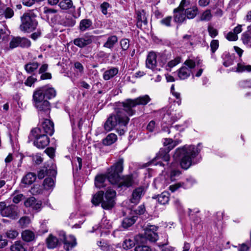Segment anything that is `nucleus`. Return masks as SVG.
Instances as JSON below:
<instances>
[{
    "label": "nucleus",
    "instance_id": "nucleus-17",
    "mask_svg": "<svg viewBox=\"0 0 251 251\" xmlns=\"http://www.w3.org/2000/svg\"><path fill=\"white\" fill-rule=\"evenodd\" d=\"M92 36H86L84 37L75 39L74 44L79 48H83L92 42Z\"/></svg>",
    "mask_w": 251,
    "mask_h": 251
},
{
    "label": "nucleus",
    "instance_id": "nucleus-44",
    "mask_svg": "<svg viewBox=\"0 0 251 251\" xmlns=\"http://www.w3.org/2000/svg\"><path fill=\"white\" fill-rule=\"evenodd\" d=\"M134 245V240L130 238L126 239L123 242V248L125 250H128L133 247Z\"/></svg>",
    "mask_w": 251,
    "mask_h": 251
},
{
    "label": "nucleus",
    "instance_id": "nucleus-35",
    "mask_svg": "<svg viewBox=\"0 0 251 251\" xmlns=\"http://www.w3.org/2000/svg\"><path fill=\"white\" fill-rule=\"evenodd\" d=\"M103 195V191H99L95 194L92 199V202L95 205H99L100 203H102V196Z\"/></svg>",
    "mask_w": 251,
    "mask_h": 251
},
{
    "label": "nucleus",
    "instance_id": "nucleus-36",
    "mask_svg": "<svg viewBox=\"0 0 251 251\" xmlns=\"http://www.w3.org/2000/svg\"><path fill=\"white\" fill-rule=\"evenodd\" d=\"M12 201L17 204L25 199L24 195L18 191H15L11 196Z\"/></svg>",
    "mask_w": 251,
    "mask_h": 251
},
{
    "label": "nucleus",
    "instance_id": "nucleus-12",
    "mask_svg": "<svg viewBox=\"0 0 251 251\" xmlns=\"http://www.w3.org/2000/svg\"><path fill=\"white\" fill-rule=\"evenodd\" d=\"M157 227L153 225L148 226L145 229L144 236L150 242H154L157 241L158 236L156 233Z\"/></svg>",
    "mask_w": 251,
    "mask_h": 251
},
{
    "label": "nucleus",
    "instance_id": "nucleus-31",
    "mask_svg": "<svg viewBox=\"0 0 251 251\" xmlns=\"http://www.w3.org/2000/svg\"><path fill=\"white\" fill-rule=\"evenodd\" d=\"M117 42L118 38L116 36H111L107 38L106 42L103 45V47L108 49H112Z\"/></svg>",
    "mask_w": 251,
    "mask_h": 251
},
{
    "label": "nucleus",
    "instance_id": "nucleus-45",
    "mask_svg": "<svg viewBox=\"0 0 251 251\" xmlns=\"http://www.w3.org/2000/svg\"><path fill=\"white\" fill-rule=\"evenodd\" d=\"M234 57L233 56H230L227 54L225 55L224 61L223 62V65L226 67H229L234 63Z\"/></svg>",
    "mask_w": 251,
    "mask_h": 251
},
{
    "label": "nucleus",
    "instance_id": "nucleus-46",
    "mask_svg": "<svg viewBox=\"0 0 251 251\" xmlns=\"http://www.w3.org/2000/svg\"><path fill=\"white\" fill-rule=\"evenodd\" d=\"M31 223V219L29 217L24 216L20 218L19 223L22 227H26Z\"/></svg>",
    "mask_w": 251,
    "mask_h": 251
},
{
    "label": "nucleus",
    "instance_id": "nucleus-1",
    "mask_svg": "<svg viewBox=\"0 0 251 251\" xmlns=\"http://www.w3.org/2000/svg\"><path fill=\"white\" fill-rule=\"evenodd\" d=\"M151 100L148 95H144L139 97L135 99H127L122 103L121 106L123 109L121 110L117 109L116 114L110 116L104 124V129L106 131H110L117 126L120 128L123 127L120 129L119 134H124L126 130V126L128 121V117L125 114L126 112L128 115H133L135 111L133 107L138 105H146Z\"/></svg>",
    "mask_w": 251,
    "mask_h": 251
},
{
    "label": "nucleus",
    "instance_id": "nucleus-9",
    "mask_svg": "<svg viewBox=\"0 0 251 251\" xmlns=\"http://www.w3.org/2000/svg\"><path fill=\"white\" fill-rule=\"evenodd\" d=\"M38 94L44 100L51 99L56 96V91L54 88L47 86L41 87L34 91L33 95Z\"/></svg>",
    "mask_w": 251,
    "mask_h": 251
},
{
    "label": "nucleus",
    "instance_id": "nucleus-18",
    "mask_svg": "<svg viewBox=\"0 0 251 251\" xmlns=\"http://www.w3.org/2000/svg\"><path fill=\"white\" fill-rule=\"evenodd\" d=\"M25 207H30L33 209L38 210L41 209L42 203L40 201H36L34 197H30L26 199L24 202Z\"/></svg>",
    "mask_w": 251,
    "mask_h": 251
},
{
    "label": "nucleus",
    "instance_id": "nucleus-43",
    "mask_svg": "<svg viewBox=\"0 0 251 251\" xmlns=\"http://www.w3.org/2000/svg\"><path fill=\"white\" fill-rule=\"evenodd\" d=\"M39 66V64L37 62L29 63L26 64L25 69L27 73H31L36 70Z\"/></svg>",
    "mask_w": 251,
    "mask_h": 251
},
{
    "label": "nucleus",
    "instance_id": "nucleus-63",
    "mask_svg": "<svg viewBox=\"0 0 251 251\" xmlns=\"http://www.w3.org/2000/svg\"><path fill=\"white\" fill-rule=\"evenodd\" d=\"M54 151V149L52 148H49L45 151V152L51 158L53 157Z\"/></svg>",
    "mask_w": 251,
    "mask_h": 251
},
{
    "label": "nucleus",
    "instance_id": "nucleus-22",
    "mask_svg": "<svg viewBox=\"0 0 251 251\" xmlns=\"http://www.w3.org/2000/svg\"><path fill=\"white\" fill-rule=\"evenodd\" d=\"M64 247L66 250L69 251L76 245L75 238L73 235H70L64 239Z\"/></svg>",
    "mask_w": 251,
    "mask_h": 251
},
{
    "label": "nucleus",
    "instance_id": "nucleus-4",
    "mask_svg": "<svg viewBox=\"0 0 251 251\" xmlns=\"http://www.w3.org/2000/svg\"><path fill=\"white\" fill-rule=\"evenodd\" d=\"M41 98L38 94L33 95L34 106L38 110L40 117H48L50 111V103L47 100Z\"/></svg>",
    "mask_w": 251,
    "mask_h": 251
},
{
    "label": "nucleus",
    "instance_id": "nucleus-28",
    "mask_svg": "<svg viewBox=\"0 0 251 251\" xmlns=\"http://www.w3.org/2000/svg\"><path fill=\"white\" fill-rule=\"evenodd\" d=\"M36 178V175L34 173H29L23 178L22 182L25 185H30L35 181Z\"/></svg>",
    "mask_w": 251,
    "mask_h": 251
},
{
    "label": "nucleus",
    "instance_id": "nucleus-52",
    "mask_svg": "<svg viewBox=\"0 0 251 251\" xmlns=\"http://www.w3.org/2000/svg\"><path fill=\"white\" fill-rule=\"evenodd\" d=\"M134 250L135 251H152L151 248L147 245L137 246Z\"/></svg>",
    "mask_w": 251,
    "mask_h": 251
},
{
    "label": "nucleus",
    "instance_id": "nucleus-41",
    "mask_svg": "<svg viewBox=\"0 0 251 251\" xmlns=\"http://www.w3.org/2000/svg\"><path fill=\"white\" fill-rule=\"evenodd\" d=\"M59 6L63 10H67L73 7V3L72 0H62Z\"/></svg>",
    "mask_w": 251,
    "mask_h": 251
},
{
    "label": "nucleus",
    "instance_id": "nucleus-55",
    "mask_svg": "<svg viewBox=\"0 0 251 251\" xmlns=\"http://www.w3.org/2000/svg\"><path fill=\"white\" fill-rule=\"evenodd\" d=\"M239 85L243 88H251V79L242 80L239 82Z\"/></svg>",
    "mask_w": 251,
    "mask_h": 251
},
{
    "label": "nucleus",
    "instance_id": "nucleus-53",
    "mask_svg": "<svg viewBox=\"0 0 251 251\" xmlns=\"http://www.w3.org/2000/svg\"><path fill=\"white\" fill-rule=\"evenodd\" d=\"M120 44L122 49L124 50H127L129 48V41L127 39H122L120 42Z\"/></svg>",
    "mask_w": 251,
    "mask_h": 251
},
{
    "label": "nucleus",
    "instance_id": "nucleus-42",
    "mask_svg": "<svg viewBox=\"0 0 251 251\" xmlns=\"http://www.w3.org/2000/svg\"><path fill=\"white\" fill-rule=\"evenodd\" d=\"M181 62V58L179 57H177L174 59L170 61L166 66V69L168 71H171V69L176 66Z\"/></svg>",
    "mask_w": 251,
    "mask_h": 251
},
{
    "label": "nucleus",
    "instance_id": "nucleus-24",
    "mask_svg": "<svg viewBox=\"0 0 251 251\" xmlns=\"http://www.w3.org/2000/svg\"><path fill=\"white\" fill-rule=\"evenodd\" d=\"M10 251H27L25 244L21 241L14 242L10 247Z\"/></svg>",
    "mask_w": 251,
    "mask_h": 251
},
{
    "label": "nucleus",
    "instance_id": "nucleus-10",
    "mask_svg": "<svg viewBox=\"0 0 251 251\" xmlns=\"http://www.w3.org/2000/svg\"><path fill=\"white\" fill-rule=\"evenodd\" d=\"M19 214V210L18 206L13 204L6 206L4 202V207L2 208L1 213L2 216L16 219L18 217Z\"/></svg>",
    "mask_w": 251,
    "mask_h": 251
},
{
    "label": "nucleus",
    "instance_id": "nucleus-54",
    "mask_svg": "<svg viewBox=\"0 0 251 251\" xmlns=\"http://www.w3.org/2000/svg\"><path fill=\"white\" fill-rule=\"evenodd\" d=\"M211 51L214 53L219 47V41L217 40H212L210 43Z\"/></svg>",
    "mask_w": 251,
    "mask_h": 251
},
{
    "label": "nucleus",
    "instance_id": "nucleus-11",
    "mask_svg": "<svg viewBox=\"0 0 251 251\" xmlns=\"http://www.w3.org/2000/svg\"><path fill=\"white\" fill-rule=\"evenodd\" d=\"M146 65L147 68L151 69L154 73L157 74L160 69L156 65V55L154 52H150L146 59Z\"/></svg>",
    "mask_w": 251,
    "mask_h": 251
},
{
    "label": "nucleus",
    "instance_id": "nucleus-59",
    "mask_svg": "<svg viewBox=\"0 0 251 251\" xmlns=\"http://www.w3.org/2000/svg\"><path fill=\"white\" fill-rule=\"evenodd\" d=\"M74 162L77 168V170H80L82 167V159L80 157H76L74 160Z\"/></svg>",
    "mask_w": 251,
    "mask_h": 251
},
{
    "label": "nucleus",
    "instance_id": "nucleus-13",
    "mask_svg": "<svg viewBox=\"0 0 251 251\" xmlns=\"http://www.w3.org/2000/svg\"><path fill=\"white\" fill-rule=\"evenodd\" d=\"M187 5L186 0H182L179 7L175 9L174 11L175 13V21L177 23H182L186 18L185 14L183 13V10L185 6Z\"/></svg>",
    "mask_w": 251,
    "mask_h": 251
},
{
    "label": "nucleus",
    "instance_id": "nucleus-57",
    "mask_svg": "<svg viewBox=\"0 0 251 251\" xmlns=\"http://www.w3.org/2000/svg\"><path fill=\"white\" fill-rule=\"evenodd\" d=\"M226 38L229 41H236L238 39V36L235 33L230 32L227 34Z\"/></svg>",
    "mask_w": 251,
    "mask_h": 251
},
{
    "label": "nucleus",
    "instance_id": "nucleus-32",
    "mask_svg": "<svg viewBox=\"0 0 251 251\" xmlns=\"http://www.w3.org/2000/svg\"><path fill=\"white\" fill-rule=\"evenodd\" d=\"M117 135L114 133H110L103 140V143L105 145L109 146L113 144L117 141Z\"/></svg>",
    "mask_w": 251,
    "mask_h": 251
},
{
    "label": "nucleus",
    "instance_id": "nucleus-25",
    "mask_svg": "<svg viewBox=\"0 0 251 251\" xmlns=\"http://www.w3.org/2000/svg\"><path fill=\"white\" fill-rule=\"evenodd\" d=\"M92 26V22L90 19H83L80 21L79 25V29L81 32L89 30Z\"/></svg>",
    "mask_w": 251,
    "mask_h": 251
},
{
    "label": "nucleus",
    "instance_id": "nucleus-14",
    "mask_svg": "<svg viewBox=\"0 0 251 251\" xmlns=\"http://www.w3.org/2000/svg\"><path fill=\"white\" fill-rule=\"evenodd\" d=\"M169 152L165 148L160 149L159 152L157 153L154 160L152 161V164L154 165L159 164L160 166H161L162 163L160 162V160L166 162L168 161L170 158Z\"/></svg>",
    "mask_w": 251,
    "mask_h": 251
},
{
    "label": "nucleus",
    "instance_id": "nucleus-34",
    "mask_svg": "<svg viewBox=\"0 0 251 251\" xmlns=\"http://www.w3.org/2000/svg\"><path fill=\"white\" fill-rule=\"evenodd\" d=\"M198 13V8L196 6H193L187 8L185 10V14L188 19H193Z\"/></svg>",
    "mask_w": 251,
    "mask_h": 251
},
{
    "label": "nucleus",
    "instance_id": "nucleus-47",
    "mask_svg": "<svg viewBox=\"0 0 251 251\" xmlns=\"http://www.w3.org/2000/svg\"><path fill=\"white\" fill-rule=\"evenodd\" d=\"M20 38V47L24 48H29L31 46V42L29 40L25 38Z\"/></svg>",
    "mask_w": 251,
    "mask_h": 251
},
{
    "label": "nucleus",
    "instance_id": "nucleus-3",
    "mask_svg": "<svg viewBox=\"0 0 251 251\" xmlns=\"http://www.w3.org/2000/svg\"><path fill=\"white\" fill-rule=\"evenodd\" d=\"M123 163L124 159L120 158L107 170V177L109 182L113 185H117L118 187L128 188L132 185L133 180L132 176L120 177L119 174L123 172Z\"/></svg>",
    "mask_w": 251,
    "mask_h": 251
},
{
    "label": "nucleus",
    "instance_id": "nucleus-5",
    "mask_svg": "<svg viewBox=\"0 0 251 251\" xmlns=\"http://www.w3.org/2000/svg\"><path fill=\"white\" fill-rule=\"evenodd\" d=\"M181 115L174 110V109H168L162 119L161 125L162 130L164 132L170 133L169 128L171 125L175 121L180 118Z\"/></svg>",
    "mask_w": 251,
    "mask_h": 251
},
{
    "label": "nucleus",
    "instance_id": "nucleus-60",
    "mask_svg": "<svg viewBox=\"0 0 251 251\" xmlns=\"http://www.w3.org/2000/svg\"><path fill=\"white\" fill-rule=\"evenodd\" d=\"M208 30L210 36L212 38L215 37L218 34L217 30L213 27H209Z\"/></svg>",
    "mask_w": 251,
    "mask_h": 251
},
{
    "label": "nucleus",
    "instance_id": "nucleus-6",
    "mask_svg": "<svg viewBox=\"0 0 251 251\" xmlns=\"http://www.w3.org/2000/svg\"><path fill=\"white\" fill-rule=\"evenodd\" d=\"M22 24L20 29L22 31L31 32L35 30L37 26L38 22L35 18L29 14L26 13L21 18Z\"/></svg>",
    "mask_w": 251,
    "mask_h": 251
},
{
    "label": "nucleus",
    "instance_id": "nucleus-39",
    "mask_svg": "<svg viewBox=\"0 0 251 251\" xmlns=\"http://www.w3.org/2000/svg\"><path fill=\"white\" fill-rule=\"evenodd\" d=\"M158 201L161 204H166L169 201V194L168 192H164L157 197Z\"/></svg>",
    "mask_w": 251,
    "mask_h": 251
},
{
    "label": "nucleus",
    "instance_id": "nucleus-56",
    "mask_svg": "<svg viewBox=\"0 0 251 251\" xmlns=\"http://www.w3.org/2000/svg\"><path fill=\"white\" fill-rule=\"evenodd\" d=\"M3 14L6 18H11L14 15V11L12 9L8 7L4 11H3Z\"/></svg>",
    "mask_w": 251,
    "mask_h": 251
},
{
    "label": "nucleus",
    "instance_id": "nucleus-7",
    "mask_svg": "<svg viewBox=\"0 0 251 251\" xmlns=\"http://www.w3.org/2000/svg\"><path fill=\"white\" fill-rule=\"evenodd\" d=\"M116 193L111 189H108L105 193H103L101 203L102 207L104 209H111L115 204Z\"/></svg>",
    "mask_w": 251,
    "mask_h": 251
},
{
    "label": "nucleus",
    "instance_id": "nucleus-61",
    "mask_svg": "<svg viewBox=\"0 0 251 251\" xmlns=\"http://www.w3.org/2000/svg\"><path fill=\"white\" fill-rule=\"evenodd\" d=\"M171 19H172L171 17H167L163 19H162L160 21V23L161 24H162L163 25L169 26L170 25Z\"/></svg>",
    "mask_w": 251,
    "mask_h": 251
},
{
    "label": "nucleus",
    "instance_id": "nucleus-21",
    "mask_svg": "<svg viewBox=\"0 0 251 251\" xmlns=\"http://www.w3.org/2000/svg\"><path fill=\"white\" fill-rule=\"evenodd\" d=\"M181 143V141L180 140H173L171 138H165L163 141L164 146L167 148L166 150L169 152Z\"/></svg>",
    "mask_w": 251,
    "mask_h": 251
},
{
    "label": "nucleus",
    "instance_id": "nucleus-33",
    "mask_svg": "<svg viewBox=\"0 0 251 251\" xmlns=\"http://www.w3.org/2000/svg\"><path fill=\"white\" fill-rule=\"evenodd\" d=\"M19 234V233L17 229L12 228L7 230L4 233L5 236L11 240L15 239Z\"/></svg>",
    "mask_w": 251,
    "mask_h": 251
},
{
    "label": "nucleus",
    "instance_id": "nucleus-38",
    "mask_svg": "<svg viewBox=\"0 0 251 251\" xmlns=\"http://www.w3.org/2000/svg\"><path fill=\"white\" fill-rule=\"evenodd\" d=\"M54 186V179L51 177H47L44 181L43 186L47 190H52Z\"/></svg>",
    "mask_w": 251,
    "mask_h": 251
},
{
    "label": "nucleus",
    "instance_id": "nucleus-8",
    "mask_svg": "<svg viewBox=\"0 0 251 251\" xmlns=\"http://www.w3.org/2000/svg\"><path fill=\"white\" fill-rule=\"evenodd\" d=\"M183 66L178 72V76L180 79H185L189 77L191 74V69L196 66L195 62L191 59L186 60Z\"/></svg>",
    "mask_w": 251,
    "mask_h": 251
},
{
    "label": "nucleus",
    "instance_id": "nucleus-2",
    "mask_svg": "<svg viewBox=\"0 0 251 251\" xmlns=\"http://www.w3.org/2000/svg\"><path fill=\"white\" fill-rule=\"evenodd\" d=\"M201 150L200 144L197 146L185 145L176 150L173 158L176 162L172 163L171 171L168 176L171 181L175 180L181 174L179 170L173 169V168L178 165V162L182 168L188 169L191 166L198 162L197 157Z\"/></svg>",
    "mask_w": 251,
    "mask_h": 251
},
{
    "label": "nucleus",
    "instance_id": "nucleus-37",
    "mask_svg": "<svg viewBox=\"0 0 251 251\" xmlns=\"http://www.w3.org/2000/svg\"><path fill=\"white\" fill-rule=\"evenodd\" d=\"M137 216H134L131 217L126 218L124 219L122 226L124 228H127L132 226L136 221Z\"/></svg>",
    "mask_w": 251,
    "mask_h": 251
},
{
    "label": "nucleus",
    "instance_id": "nucleus-15",
    "mask_svg": "<svg viewBox=\"0 0 251 251\" xmlns=\"http://www.w3.org/2000/svg\"><path fill=\"white\" fill-rule=\"evenodd\" d=\"M146 192V189L144 187H139L134 189L132 192V196L130 199V201L135 204H137L141 197L144 195Z\"/></svg>",
    "mask_w": 251,
    "mask_h": 251
},
{
    "label": "nucleus",
    "instance_id": "nucleus-19",
    "mask_svg": "<svg viewBox=\"0 0 251 251\" xmlns=\"http://www.w3.org/2000/svg\"><path fill=\"white\" fill-rule=\"evenodd\" d=\"M42 131L44 133L52 135L53 133V124L50 120L46 119L42 123Z\"/></svg>",
    "mask_w": 251,
    "mask_h": 251
},
{
    "label": "nucleus",
    "instance_id": "nucleus-51",
    "mask_svg": "<svg viewBox=\"0 0 251 251\" xmlns=\"http://www.w3.org/2000/svg\"><path fill=\"white\" fill-rule=\"evenodd\" d=\"M36 81V78L33 76H30L25 81V84L27 86L31 87Z\"/></svg>",
    "mask_w": 251,
    "mask_h": 251
},
{
    "label": "nucleus",
    "instance_id": "nucleus-40",
    "mask_svg": "<svg viewBox=\"0 0 251 251\" xmlns=\"http://www.w3.org/2000/svg\"><path fill=\"white\" fill-rule=\"evenodd\" d=\"M44 134L43 131L39 127H36L33 128L31 131L29 136V137L32 139L36 140L39 136H41V135Z\"/></svg>",
    "mask_w": 251,
    "mask_h": 251
},
{
    "label": "nucleus",
    "instance_id": "nucleus-30",
    "mask_svg": "<svg viewBox=\"0 0 251 251\" xmlns=\"http://www.w3.org/2000/svg\"><path fill=\"white\" fill-rule=\"evenodd\" d=\"M118 70L116 68H111L110 69L106 71L103 75V78L104 80H107L114 76L117 74Z\"/></svg>",
    "mask_w": 251,
    "mask_h": 251
},
{
    "label": "nucleus",
    "instance_id": "nucleus-23",
    "mask_svg": "<svg viewBox=\"0 0 251 251\" xmlns=\"http://www.w3.org/2000/svg\"><path fill=\"white\" fill-rule=\"evenodd\" d=\"M243 43L251 47V25L247 27V30L242 35Z\"/></svg>",
    "mask_w": 251,
    "mask_h": 251
},
{
    "label": "nucleus",
    "instance_id": "nucleus-20",
    "mask_svg": "<svg viewBox=\"0 0 251 251\" xmlns=\"http://www.w3.org/2000/svg\"><path fill=\"white\" fill-rule=\"evenodd\" d=\"M49 143V139L45 134L41 135L36 140H34V144L38 148L43 149L46 147Z\"/></svg>",
    "mask_w": 251,
    "mask_h": 251
},
{
    "label": "nucleus",
    "instance_id": "nucleus-50",
    "mask_svg": "<svg viewBox=\"0 0 251 251\" xmlns=\"http://www.w3.org/2000/svg\"><path fill=\"white\" fill-rule=\"evenodd\" d=\"M20 47V38L19 37H13L9 43V47L14 49Z\"/></svg>",
    "mask_w": 251,
    "mask_h": 251
},
{
    "label": "nucleus",
    "instance_id": "nucleus-48",
    "mask_svg": "<svg viewBox=\"0 0 251 251\" xmlns=\"http://www.w3.org/2000/svg\"><path fill=\"white\" fill-rule=\"evenodd\" d=\"M196 36L194 34H186L183 36V40L184 41H187L190 43L191 46L194 44Z\"/></svg>",
    "mask_w": 251,
    "mask_h": 251
},
{
    "label": "nucleus",
    "instance_id": "nucleus-62",
    "mask_svg": "<svg viewBox=\"0 0 251 251\" xmlns=\"http://www.w3.org/2000/svg\"><path fill=\"white\" fill-rule=\"evenodd\" d=\"M155 128V123L154 121H151L147 126V129L150 132L154 131Z\"/></svg>",
    "mask_w": 251,
    "mask_h": 251
},
{
    "label": "nucleus",
    "instance_id": "nucleus-27",
    "mask_svg": "<svg viewBox=\"0 0 251 251\" xmlns=\"http://www.w3.org/2000/svg\"><path fill=\"white\" fill-rule=\"evenodd\" d=\"M46 243L49 248L53 249L58 244V239L52 234H50L46 239Z\"/></svg>",
    "mask_w": 251,
    "mask_h": 251
},
{
    "label": "nucleus",
    "instance_id": "nucleus-49",
    "mask_svg": "<svg viewBox=\"0 0 251 251\" xmlns=\"http://www.w3.org/2000/svg\"><path fill=\"white\" fill-rule=\"evenodd\" d=\"M212 18V14L210 10H206L204 11L201 16V20L208 21L210 20Z\"/></svg>",
    "mask_w": 251,
    "mask_h": 251
},
{
    "label": "nucleus",
    "instance_id": "nucleus-26",
    "mask_svg": "<svg viewBox=\"0 0 251 251\" xmlns=\"http://www.w3.org/2000/svg\"><path fill=\"white\" fill-rule=\"evenodd\" d=\"M236 72L237 73L251 72V65H247L243 62H239L237 65Z\"/></svg>",
    "mask_w": 251,
    "mask_h": 251
},
{
    "label": "nucleus",
    "instance_id": "nucleus-64",
    "mask_svg": "<svg viewBox=\"0 0 251 251\" xmlns=\"http://www.w3.org/2000/svg\"><path fill=\"white\" fill-rule=\"evenodd\" d=\"M109 6V4L107 2H104L101 4L100 7L101 12L103 14L106 15L107 13V9Z\"/></svg>",
    "mask_w": 251,
    "mask_h": 251
},
{
    "label": "nucleus",
    "instance_id": "nucleus-58",
    "mask_svg": "<svg viewBox=\"0 0 251 251\" xmlns=\"http://www.w3.org/2000/svg\"><path fill=\"white\" fill-rule=\"evenodd\" d=\"M100 228H109L111 226V225L106 219H102L100 224Z\"/></svg>",
    "mask_w": 251,
    "mask_h": 251
},
{
    "label": "nucleus",
    "instance_id": "nucleus-29",
    "mask_svg": "<svg viewBox=\"0 0 251 251\" xmlns=\"http://www.w3.org/2000/svg\"><path fill=\"white\" fill-rule=\"evenodd\" d=\"M106 177L103 175H99L96 176L95 184L96 187L100 188L105 186Z\"/></svg>",
    "mask_w": 251,
    "mask_h": 251
},
{
    "label": "nucleus",
    "instance_id": "nucleus-16",
    "mask_svg": "<svg viewBox=\"0 0 251 251\" xmlns=\"http://www.w3.org/2000/svg\"><path fill=\"white\" fill-rule=\"evenodd\" d=\"M36 238L37 235L35 233L30 229H25L21 232V238L25 243L34 242Z\"/></svg>",
    "mask_w": 251,
    "mask_h": 251
}]
</instances>
